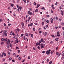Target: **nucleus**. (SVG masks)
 Listing matches in <instances>:
<instances>
[{
  "label": "nucleus",
  "instance_id": "a878e982",
  "mask_svg": "<svg viewBox=\"0 0 64 64\" xmlns=\"http://www.w3.org/2000/svg\"><path fill=\"white\" fill-rule=\"evenodd\" d=\"M47 17H48V18H49V17H50V16L49 15H47L46 16Z\"/></svg>",
  "mask_w": 64,
  "mask_h": 64
},
{
  "label": "nucleus",
  "instance_id": "8fccbe9b",
  "mask_svg": "<svg viewBox=\"0 0 64 64\" xmlns=\"http://www.w3.org/2000/svg\"><path fill=\"white\" fill-rule=\"evenodd\" d=\"M44 29H45V30H46V28H45V26H44Z\"/></svg>",
  "mask_w": 64,
  "mask_h": 64
},
{
  "label": "nucleus",
  "instance_id": "bf43d9fd",
  "mask_svg": "<svg viewBox=\"0 0 64 64\" xmlns=\"http://www.w3.org/2000/svg\"><path fill=\"white\" fill-rule=\"evenodd\" d=\"M21 37H23V34H21Z\"/></svg>",
  "mask_w": 64,
  "mask_h": 64
},
{
  "label": "nucleus",
  "instance_id": "09e8293b",
  "mask_svg": "<svg viewBox=\"0 0 64 64\" xmlns=\"http://www.w3.org/2000/svg\"><path fill=\"white\" fill-rule=\"evenodd\" d=\"M4 56H6V53H4Z\"/></svg>",
  "mask_w": 64,
  "mask_h": 64
},
{
  "label": "nucleus",
  "instance_id": "774afa93",
  "mask_svg": "<svg viewBox=\"0 0 64 64\" xmlns=\"http://www.w3.org/2000/svg\"><path fill=\"white\" fill-rule=\"evenodd\" d=\"M8 55H10V52H8Z\"/></svg>",
  "mask_w": 64,
  "mask_h": 64
},
{
  "label": "nucleus",
  "instance_id": "58836bf2",
  "mask_svg": "<svg viewBox=\"0 0 64 64\" xmlns=\"http://www.w3.org/2000/svg\"><path fill=\"white\" fill-rule=\"evenodd\" d=\"M33 30L34 31H35V28H33Z\"/></svg>",
  "mask_w": 64,
  "mask_h": 64
},
{
  "label": "nucleus",
  "instance_id": "69168bd1",
  "mask_svg": "<svg viewBox=\"0 0 64 64\" xmlns=\"http://www.w3.org/2000/svg\"><path fill=\"white\" fill-rule=\"evenodd\" d=\"M46 28H47V27H48V25H46Z\"/></svg>",
  "mask_w": 64,
  "mask_h": 64
},
{
  "label": "nucleus",
  "instance_id": "37998d69",
  "mask_svg": "<svg viewBox=\"0 0 64 64\" xmlns=\"http://www.w3.org/2000/svg\"><path fill=\"white\" fill-rule=\"evenodd\" d=\"M21 58H20V57H19L18 58V60H21Z\"/></svg>",
  "mask_w": 64,
  "mask_h": 64
},
{
  "label": "nucleus",
  "instance_id": "2eb2a0df",
  "mask_svg": "<svg viewBox=\"0 0 64 64\" xmlns=\"http://www.w3.org/2000/svg\"><path fill=\"white\" fill-rule=\"evenodd\" d=\"M4 35L5 36H7V34L6 33H5V34H4Z\"/></svg>",
  "mask_w": 64,
  "mask_h": 64
},
{
  "label": "nucleus",
  "instance_id": "f257e3e1",
  "mask_svg": "<svg viewBox=\"0 0 64 64\" xmlns=\"http://www.w3.org/2000/svg\"><path fill=\"white\" fill-rule=\"evenodd\" d=\"M43 44H40V47H41V49H42V48H44L45 47V46H43Z\"/></svg>",
  "mask_w": 64,
  "mask_h": 64
},
{
  "label": "nucleus",
  "instance_id": "a211bd4d",
  "mask_svg": "<svg viewBox=\"0 0 64 64\" xmlns=\"http://www.w3.org/2000/svg\"><path fill=\"white\" fill-rule=\"evenodd\" d=\"M20 7V11H21V10L22 9V7L21 6H19Z\"/></svg>",
  "mask_w": 64,
  "mask_h": 64
},
{
  "label": "nucleus",
  "instance_id": "7ed1b4c3",
  "mask_svg": "<svg viewBox=\"0 0 64 64\" xmlns=\"http://www.w3.org/2000/svg\"><path fill=\"white\" fill-rule=\"evenodd\" d=\"M50 52H49L48 50H47V51H46V54H48V55H49V54H50Z\"/></svg>",
  "mask_w": 64,
  "mask_h": 64
},
{
  "label": "nucleus",
  "instance_id": "052dcab7",
  "mask_svg": "<svg viewBox=\"0 0 64 64\" xmlns=\"http://www.w3.org/2000/svg\"><path fill=\"white\" fill-rule=\"evenodd\" d=\"M16 49H19V48L17 46L16 47Z\"/></svg>",
  "mask_w": 64,
  "mask_h": 64
},
{
  "label": "nucleus",
  "instance_id": "4be33fe9",
  "mask_svg": "<svg viewBox=\"0 0 64 64\" xmlns=\"http://www.w3.org/2000/svg\"><path fill=\"white\" fill-rule=\"evenodd\" d=\"M46 22L47 23H49V21L48 20L46 21Z\"/></svg>",
  "mask_w": 64,
  "mask_h": 64
},
{
  "label": "nucleus",
  "instance_id": "412c9836",
  "mask_svg": "<svg viewBox=\"0 0 64 64\" xmlns=\"http://www.w3.org/2000/svg\"><path fill=\"white\" fill-rule=\"evenodd\" d=\"M31 36L32 38H33V34H31Z\"/></svg>",
  "mask_w": 64,
  "mask_h": 64
},
{
  "label": "nucleus",
  "instance_id": "393cba45",
  "mask_svg": "<svg viewBox=\"0 0 64 64\" xmlns=\"http://www.w3.org/2000/svg\"><path fill=\"white\" fill-rule=\"evenodd\" d=\"M52 63V61H51L49 63V64H51Z\"/></svg>",
  "mask_w": 64,
  "mask_h": 64
},
{
  "label": "nucleus",
  "instance_id": "ddd939ff",
  "mask_svg": "<svg viewBox=\"0 0 64 64\" xmlns=\"http://www.w3.org/2000/svg\"><path fill=\"white\" fill-rule=\"evenodd\" d=\"M7 41V38H6L4 39V41Z\"/></svg>",
  "mask_w": 64,
  "mask_h": 64
},
{
  "label": "nucleus",
  "instance_id": "423d86ee",
  "mask_svg": "<svg viewBox=\"0 0 64 64\" xmlns=\"http://www.w3.org/2000/svg\"><path fill=\"white\" fill-rule=\"evenodd\" d=\"M40 6V4H38L36 6V8H38Z\"/></svg>",
  "mask_w": 64,
  "mask_h": 64
},
{
  "label": "nucleus",
  "instance_id": "603ef678",
  "mask_svg": "<svg viewBox=\"0 0 64 64\" xmlns=\"http://www.w3.org/2000/svg\"><path fill=\"white\" fill-rule=\"evenodd\" d=\"M39 33H40V34H41V33H42V31H40L39 32Z\"/></svg>",
  "mask_w": 64,
  "mask_h": 64
},
{
  "label": "nucleus",
  "instance_id": "3c124183",
  "mask_svg": "<svg viewBox=\"0 0 64 64\" xmlns=\"http://www.w3.org/2000/svg\"><path fill=\"white\" fill-rule=\"evenodd\" d=\"M49 61V59H48L46 61H47V62H48V61Z\"/></svg>",
  "mask_w": 64,
  "mask_h": 64
},
{
  "label": "nucleus",
  "instance_id": "6ab92c4d",
  "mask_svg": "<svg viewBox=\"0 0 64 64\" xmlns=\"http://www.w3.org/2000/svg\"><path fill=\"white\" fill-rule=\"evenodd\" d=\"M10 47L12 48V44H10Z\"/></svg>",
  "mask_w": 64,
  "mask_h": 64
},
{
  "label": "nucleus",
  "instance_id": "c03bdc74",
  "mask_svg": "<svg viewBox=\"0 0 64 64\" xmlns=\"http://www.w3.org/2000/svg\"><path fill=\"white\" fill-rule=\"evenodd\" d=\"M50 44H52L53 43V42H52V41H51L50 42Z\"/></svg>",
  "mask_w": 64,
  "mask_h": 64
},
{
  "label": "nucleus",
  "instance_id": "4d7b16f0",
  "mask_svg": "<svg viewBox=\"0 0 64 64\" xmlns=\"http://www.w3.org/2000/svg\"><path fill=\"white\" fill-rule=\"evenodd\" d=\"M30 13V11H28V14H29Z\"/></svg>",
  "mask_w": 64,
  "mask_h": 64
},
{
  "label": "nucleus",
  "instance_id": "4468645a",
  "mask_svg": "<svg viewBox=\"0 0 64 64\" xmlns=\"http://www.w3.org/2000/svg\"><path fill=\"white\" fill-rule=\"evenodd\" d=\"M38 11V9H36L35 10V12H37Z\"/></svg>",
  "mask_w": 64,
  "mask_h": 64
},
{
  "label": "nucleus",
  "instance_id": "f03ea898",
  "mask_svg": "<svg viewBox=\"0 0 64 64\" xmlns=\"http://www.w3.org/2000/svg\"><path fill=\"white\" fill-rule=\"evenodd\" d=\"M10 40L8 39V41H7L6 42V43H7L8 44H10Z\"/></svg>",
  "mask_w": 64,
  "mask_h": 64
},
{
  "label": "nucleus",
  "instance_id": "9d476101",
  "mask_svg": "<svg viewBox=\"0 0 64 64\" xmlns=\"http://www.w3.org/2000/svg\"><path fill=\"white\" fill-rule=\"evenodd\" d=\"M4 38H2L1 39V41H4Z\"/></svg>",
  "mask_w": 64,
  "mask_h": 64
},
{
  "label": "nucleus",
  "instance_id": "f3484780",
  "mask_svg": "<svg viewBox=\"0 0 64 64\" xmlns=\"http://www.w3.org/2000/svg\"><path fill=\"white\" fill-rule=\"evenodd\" d=\"M47 32H45V33H44V36H46V35H47Z\"/></svg>",
  "mask_w": 64,
  "mask_h": 64
},
{
  "label": "nucleus",
  "instance_id": "0e129e2a",
  "mask_svg": "<svg viewBox=\"0 0 64 64\" xmlns=\"http://www.w3.org/2000/svg\"><path fill=\"white\" fill-rule=\"evenodd\" d=\"M45 51H43L42 52V53H45Z\"/></svg>",
  "mask_w": 64,
  "mask_h": 64
},
{
  "label": "nucleus",
  "instance_id": "a18cd8bd",
  "mask_svg": "<svg viewBox=\"0 0 64 64\" xmlns=\"http://www.w3.org/2000/svg\"><path fill=\"white\" fill-rule=\"evenodd\" d=\"M23 1L25 3H26V0H24Z\"/></svg>",
  "mask_w": 64,
  "mask_h": 64
},
{
  "label": "nucleus",
  "instance_id": "5fc2aeb1",
  "mask_svg": "<svg viewBox=\"0 0 64 64\" xmlns=\"http://www.w3.org/2000/svg\"><path fill=\"white\" fill-rule=\"evenodd\" d=\"M57 36L58 37V36H60V34H58Z\"/></svg>",
  "mask_w": 64,
  "mask_h": 64
},
{
  "label": "nucleus",
  "instance_id": "f8f14e48",
  "mask_svg": "<svg viewBox=\"0 0 64 64\" xmlns=\"http://www.w3.org/2000/svg\"><path fill=\"white\" fill-rule=\"evenodd\" d=\"M4 52H3L2 53L1 57H3V55H4Z\"/></svg>",
  "mask_w": 64,
  "mask_h": 64
},
{
  "label": "nucleus",
  "instance_id": "c756f323",
  "mask_svg": "<svg viewBox=\"0 0 64 64\" xmlns=\"http://www.w3.org/2000/svg\"><path fill=\"white\" fill-rule=\"evenodd\" d=\"M17 30L18 31V32H19V31H20V30L19 29V28H18L17 29Z\"/></svg>",
  "mask_w": 64,
  "mask_h": 64
},
{
  "label": "nucleus",
  "instance_id": "ea45409f",
  "mask_svg": "<svg viewBox=\"0 0 64 64\" xmlns=\"http://www.w3.org/2000/svg\"><path fill=\"white\" fill-rule=\"evenodd\" d=\"M11 59H12V58H9V60H11Z\"/></svg>",
  "mask_w": 64,
  "mask_h": 64
},
{
  "label": "nucleus",
  "instance_id": "c9c22d12",
  "mask_svg": "<svg viewBox=\"0 0 64 64\" xmlns=\"http://www.w3.org/2000/svg\"><path fill=\"white\" fill-rule=\"evenodd\" d=\"M12 32L11 31L10 32V35H12Z\"/></svg>",
  "mask_w": 64,
  "mask_h": 64
},
{
  "label": "nucleus",
  "instance_id": "6e6552de",
  "mask_svg": "<svg viewBox=\"0 0 64 64\" xmlns=\"http://www.w3.org/2000/svg\"><path fill=\"white\" fill-rule=\"evenodd\" d=\"M21 24H22V27H23V26H24V23H23V22H22V23Z\"/></svg>",
  "mask_w": 64,
  "mask_h": 64
},
{
  "label": "nucleus",
  "instance_id": "5701e85b",
  "mask_svg": "<svg viewBox=\"0 0 64 64\" xmlns=\"http://www.w3.org/2000/svg\"><path fill=\"white\" fill-rule=\"evenodd\" d=\"M9 46H10L9 45V44L7 45V48H9Z\"/></svg>",
  "mask_w": 64,
  "mask_h": 64
},
{
  "label": "nucleus",
  "instance_id": "a19ab883",
  "mask_svg": "<svg viewBox=\"0 0 64 64\" xmlns=\"http://www.w3.org/2000/svg\"><path fill=\"white\" fill-rule=\"evenodd\" d=\"M25 38H26L25 36H24V40H25Z\"/></svg>",
  "mask_w": 64,
  "mask_h": 64
},
{
  "label": "nucleus",
  "instance_id": "e2e57ef3",
  "mask_svg": "<svg viewBox=\"0 0 64 64\" xmlns=\"http://www.w3.org/2000/svg\"><path fill=\"white\" fill-rule=\"evenodd\" d=\"M11 25V24H8V26H10Z\"/></svg>",
  "mask_w": 64,
  "mask_h": 64
},
{
  "label": "nucleus",
  "instance_id": "1a4fd4ad",
  "mask_svg": "<svg viewBox=\"0 0 64 64\" xmlns=\"http://www.w3.org/2000/svg\"><path fill=\"white\" fill-rule=\"evenodd\" d=\"M62 56H64V51H63L62 54Z\"/></svg>",
  "mask_w": 64,
  "mask_h": 64
},
{
  "label": "nucleus",
  "instance_id": "9b49d317",
  "mask_svg": "<svg viewBox=\"0 0 64 64\" xmlns=\"http://www.w3.org/2000/svg\"><path fill=\"white\" fill-rule=\"evenodd\" d=\"M6 32H7L6 30H4V33L3 34H5V33H6Z\"/></svg>",
  "mask_w": 64,
  "mask_h": 64
},
{
  "label": "nucleus",
  "instance_id": "2f4dec72",
  "mask_svg": "<svg viewBox=\"0 0 64 64\" xmlns=\"http://www.w3.org/2000/svg\"><path fill=\"white\" fill-rule=\"evenodd\" d=\"M33 25V23H31L30 24V26H32Z\"/></svg>",
  "mask_w": 64,
  "mask_h": 64
},
{
  "label": "nucleus",
  "instance_id": "cd10ccee",
  "mask_svg": "<svg viewBox=\"0 0 64 64\" xmlns=\"http://www.w3.org/2000/svg\"><path fill=\"white\" fill-rule=\"evenodd\" d=\"M38 45V42H37L36 44V46H37Z\"/></svg>",
  "mask_w": 64,
  "mask_h": 64
},
{
  "label": "nucleus",
  "instance_id": "79ce46f5",
  "mask_svg": "<svg viewBox=\"0 0 64 64\" xmlns=\"http://www.w3.org/2000/svg\"><path fill=\"white\" fill-rule=\"evenodd\" d=\"M28 59H30V57L28 56Z\"/></svg>",
  "mask_w": 64,
  "mask_h": 64
},
{
  "label": "nucleus",
  "instance_id": "b1692460",
  "mask_svg": "<svg viewBox=\"0 0 64 64\" xmlns=\"http://www.w3.org/2000/svg\"><path fill=\"white\" fill-rule=\"evenodd\" d=\"M26 36H28V34H27V33H26Z\"/></svg>",
  "mask_w": 64,
  "mask_h": 64
},
{
  "label": "nucleus",
  "instance_id": "864d4df0",
  "mask_svg": "<svg viewBox=\"0 0 64 64\" xmlns=\"http://www.w3.org/2000/svg\"><path fill=\"white\" fill-rule=\"evenodd\" d=\"M12 62H15V60H12Z\"/></svg>",
  "mask_w": 64,
  "mask_h": 64
},
{
  "label": "nucleus",
  "instance_id": "20e7f679",
  "mask_svg": "<svg viewBox=\"0 0 64 64\" xmlns=\"http://www.w3.org/2000/svg\"><path fill=\"white\" fill-rule=\"evenodd\" d=\"M63 12H64V11H61V14H62V16L63 15Z\"/></svg>",
  "mask_w": 64,
  "mask_h": 64
},
{
  "label": "nucleus",
  "instance_id": "e433bc0d",
  "mask_svg": "<svg viewBox=\"0 0 64 64\" xmlns=\"http://www.w3.org/2000/svg\"><path fill=\"white\" fill-rule=\"evenodd\" d=\"M16 7L17 8H18L19 7V6H18V5H16Z\"/></svg>",
  "mask_w": 64,
  "mask_h": 64
},
{
  "label": "nucleus",
  "instance_id": "49530a36",
  "mask_svg": "<svg viewBox=\"0 0 64 64\" xmlns=\"http://www.w3.org/2000/svg\"><path fill=\"white\" fill-rule=\"evenodd\" d=\"M34 24H35V25H38V24L36 23H34Z\"/></svg>",
  "mask_w": 64,
  "mask_h": 64
},
{
  "label": "nucleus",
  "instance_id": "473e14b6",
  "mask_svg": "<svg viewBox=\"0 0 64 64\" xmlns=\"http://www.w3.org/2000/svg\"><path fill=\"white\" fill-rule=\"evenodd\" d=\"M64 24V23L63 22L62 23L61 25H63Z\"/></svg>",
  "mask_w": 64,
  "mask_h": 64
},
{
  "label": "nucleus",
  "instance_id": "0eeeda50",
  "mask_svg": "<svg viewBox=\"0 0 64 64\" xmlns=\"http://www.w3.org/2000/svg\"><path fill=\"white\" fill-rule=\"evenodd\" d=\"M51 21L50 22L51 23H53V19L52 18H51L50 19Z\"/></svg>",
  "mask_w": 64,
  "mask_h": 64
},
{
  "label": "nucleus",
  "instance_id": "680f3d73",
  "mask_svg": "<svg viewBox=\"0 0 64 64\" xmlns=\"http://www.w3.org/2000/svg\"><path fill=\"white\" fill-rule=\"evenodd\" d=\"M20 50H18V53H20Z\"/></svg>",
  "mask_w": 64,
  "mask_h": 64
},
{
  "label": "nucleus",
  "instance_id": "338daca9",
  "mask_svg": "<svg viewBox=\"0 0 64 64\" xmlns=\"http://www.w3.org/2000/svg\"><path fill=\"white\" fill-rule=\"evenodd\" d=\"M60 9H62V8H61V6H60Z\"/></svg>",
  "mask_w": 64,
  "mask_h": 64
},
{
  "label": "nucleus",
  "instance_id": "4c0bfd02",
  "mask_svg": "<svg viewBox=\"0 0 64 64\" xmlns=\"http://www.w3.org/2000/svg\"><path fill=\"white\" fill-rule=\"evenodd\" d=\"M43 38H42L41 40L42 42H43Z\"/></svg>",
  "mask_w": 64,
  "mask_h": 64
},
{
  "label": "nucleus",
  "instance_id": "c85d7f7f",
  "mask_svg": "<svg viewBox=\"0 0 64 64\" xmlns=\"http://www.w3.org/2000/svg\"><path fill=\"white\" fill-rule=\"evenodd\" d=\"M56 20H59V19H58V18L57 16L56 17Z\"/></svg>",
  "mask_w": 64,
  "mask_h": 64
},
{
  "label": "nucleus",
  "instance_id": "72a5a7b5",
  "mask_svg": "<svg viewBox=\"0 0 64 64\" xmlns=\"http://www.w3.org/2000/svg\"><path fill=\"white\" fill-rule=\"evenodd\" d=\"M55 40L56 41H58V38H56Z\"/></svg>",
  "mask_w": 64,
  "mask_h": 64
},
{
  "label": "nucleus",
  "instance_id": "39448f33",
  "mask_svg": "<svg viewBox=\"0 0 64 64\" xmlns=\"http://www.w3.org/2000/svg\"><path fill=\"white\" fill-rule=\"evenodd\" d=\"M51 6L52 8L54 10L55 9V8L54 7V5H53V4H52Z\"/></svg>",
  "mask_w": 64,
  "mask_h": 64
},
{
  "label": "nucleus",
  "instance_id": "de8ad7c7",
  "mask_svg": "<svg viewBox=\"0 0 64 64\" xmlns=\"http://www.w3.org/2000/svg\"><path fill=\"white\" fill-rule=\"evenodd\" d=\"M12 34V35H13L14 36V35H15V34H14V32H13Z\"/></svg>",
  "mask_w": 64,
  "mask_h": 64
},
{
  "label": "nucleus",
  "instance_id": "bb28decb",
  "mask_svg": "<svg viewBox=\"0 0 64 64\" xmlns=\"http://www.w3.org/2000/svg\"><path fill=\"white\" fill-rule=\"evenodd\" d=\"M0 43L2 45V44H4V42H1Z\"/></svg>",
  "mask_w": 64,
  "mask_h": 64
},
{
  "label": "nucleus",
  "instance_id": "aec40b11",
  "mask_svg": "<svg viewBox=\"0 0 64 64\" xmlns=\"http://www.w3.org/2000/svg\"><path fill=\"white\" fill-rule=\"evenodd\" d=\"M59 54L58 52H56V54L57 55H59Z\"/></svg>",
  "mask_w": 64,
  "mask_h": 64
},
{
  "label": "nucleus",
  "instance_id": "dca6fc26",
  "mask_svg": "<svg viewBox=\"0 0 64 64\" xmlns=\"http://www.w3.org/2000/svg\"><path fill=\"white\" fill-rule=\"evenodd\" d=\"M42 10H44V9L45 10V8H44V7H43L42 8Z\"/></svg>",
  "mask_w": 64,
  "mask_h": 64
},
{
  "label": "nucleus",
  "instance_id": "7c9ffc66",
  "mask_svg": "<svg viewBox=\"0 0 64 64\" xmlns=\"http://www.w3.org/2000/svg\"><path fill=\"white\" fill-rule=\"evenodd\" d=\"M34 5L36 6V2H34Z\"/></svg>",
  "mask_w": 64,
  "mask_h": 64
},
{
  "label": "nucleus",
  "instance_id": "13d9d810",
  "mask_svg": "<svg viewBox=\"0 0 64 64\" xmlns=\"http://www.w3.org/2000/svg\"><path fill=\"white\" fill-rule=\"evenodd\" d=\"M38 49L40 50V47H39V46H38Z\"/></svg>",
  "mask_w": 64,
  "mask_h": 64
},
{
  "label": "nucleus",
  "instance_id": "f704fd0d",
  "mask_svg": "<svg viewBox=\"0 0 64 64\" xmlns=\"http://www.w3.org/2000/svg\"><path fill=\"white\" fill-rule=\"evenodd\" d=\"M52 36L54 38V37H55V36H54V35L53 34H52Z\"/></svg>",
  "mask_w": 64,
  "mask_h": 64
},
{
  "label": "nucleus",
  "instance_id": "6e6d98bb",
  "mask_svg": "<svg viewBox=\"0 0 64 64\" xmlns=\"http://www.w3.org/2000/svg\"><path fill=\"white\" fill-rule=\"evenodd\" d=\"M32 13L31 12H30V15H32Z\"/></svg>",
  "mask_w": 64,
  "mask_h": 64
}]
</instances>
